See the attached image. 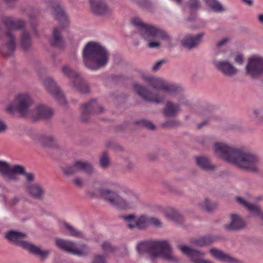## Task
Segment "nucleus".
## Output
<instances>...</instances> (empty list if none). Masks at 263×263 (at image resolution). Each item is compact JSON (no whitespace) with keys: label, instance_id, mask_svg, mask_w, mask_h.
Masks as SVG:
<instances>
[{"label":"nucleus","instance_id":"obj_1","mask_svg":"<svg viewBox=\"0 0 263 263\" xmlns=\"http://www.w3.org/2000/svg\"><path fill=\"white\" fill-rule=\"evenodd\" d=\"M213 150L218 157L245 170L256 172L260 164V159L256 154L225 143H215Z\"/></svg>","mask_w":263,"mask_h":263},{"label":"nucleus","instance_id":"obj_2","mask_svg":"<svg viewBox=\"0 0 263 263\" xmlns=\"http://www.w3.org/2000/svg\"><path fill=\"white\" fill-rule=\"evenodd\" d=\"M32 100L27 93H19L15 98L14 102L9 104L6 108L7 112L13 114L18 111L22 116L30 118L35 121L42 119H47L53 114V110L44 104H37L32 107Z\"/></svg>","mask_w":263,"mask_h":263},{"label":"nucleus","instance_id":"obj_3","mask_svg":"<svg viewBox=\"0 0 263 263\" xmlns=\"http://www.w3.org/2000/svg\"><path fill=\"white\" fill-rule=\"evenodd\" d=\"M130 24L138 30L140 35L146 40L147 46L151 48H159L161 40H170L166 32L156 26L144 23L140 18L135 16L131 18Z\"/></svg>","mask_w":263,"mask_h":263},{"label":"nucleus","instance_id":"obj_4","mask_svg":"<svg viewBox=\"0 0 263 263\" xmlns=\"http://www.w3.org/2000/svg\"><path fill=\"white\" fill-rule=\"evenodd\" d=\"M109 53L100 44L90 42L85 46L83 51L85 66L91 70H97L106 66L108 62Z\"/></svg>","mask_w":263,"mask_h":263},{"label":"nucleus","instance_id":"obj_5","mask_svg":"<svg viewBox=\"0 0 263 263\" xmlns=\"http://www.w3.org/2000/svg\"><path fill=\"white\" fill-rule=\"evenodd\" d=\"M136 249L139 254L146 253L153 259L162 258L169 261H178L173 255L171 247L166 240L141 242L137 245Z\"/></svg>","mask_w":263,"mask_h":263},{"label":"nucleus","instance_id":"obj_6","mask_svg":"<svg viewBox=\"0 0 263 263\" xmlns=\"http://www.w3.org/2000/svg\"><path fill=\"white\" fill-rule=\"evenodd\" d=\"M5 236L8 240L27 250L30 253L39 256L42 258H44L49 254V251L42 250L37 246L23 240L27 236L24 233L10 231L5 234Z\"/></svg>","mask_w":263,"mask_h":263},{"label":"nucleus","instance_id":"obj_7","mask_svg":"<svg viewBox=\"0 0 263 263\" xmlns=\"http://www.w3.org/2000/svg\"><path fill=\"white\" fill-rule=\"evenodd\" d=\"M100 195L111 205L122 209L132 208L138 201L137 197L135 195L123 199L117 192L107 189L100 190Z\"/></svg>","mask_w":263,"mask_h":263},{"label":"nucleus","instance_id":"obj_8","mask_svg":"<svg viewBox=\"0 0 263 263\" xmlns=\"http://www.w3.org/2000/svg\"><path fill=\"white\" fill-rule=\"evenodd\" d=\"M142 77L154 88L165 93L166 95H174L178 88L176 85L160 78L154 77L146 73H143Z\"/></svg>","mask_w":263,"mask_h":263},{"label":"nucleus","instance_id":"obj_9","mask_svg":"<svg viewBox=\"0 0 263 263\" xmlns=\"http://www.w3.org/2000/svg\"><path fill=\"white\" fill-rule=\"evenodd\" d=\"M55 243L61 249L79 256L86 255L88 251L85 245L81 244L77 246L74 242L68 240L57 238L55 240Z\"/></svg>","mask_w":263,"mask_h":263},{"label":"nucleus","instance_id":"obj_10","mask_svg":"<svg viewBox=\"0 0 263 263\" xmlns=\"http://www.w3.org/2000/svg\"><path fill=\"white\" fill-rule=\"evenodd\" d=\"M62 72L70 79V85L73 88L83 93L89 91V88L88 85L76 71L65 65L62 67Z\"/></svg>","mask_w":263,"mask_h":263},{"label":"nucleus","instance_id":"obj_11","mask_svg":"<svg viewBox=\"0 0 263 263\" xmlns=\"http://www.w3.org/2000/svg\"><path fill=\"white\" fill-rule=\"evenodd\" d=\"M246 71L252 78H256L263 73V57L258 54L251 55L248 60Z\"/></svg>","mask_w":263,"mask_h":263},{"label":"nucleus","instance_id":"obj_12","mask_svg":"<svg viewBox=\"0 0 263 263\" xmlns=\"http://www.w3.org/2000/svg\"><path fill=\"white\" fill-rule=\"evenodd\" d=\"M134 90L146 101L159 104L162 103L165 99L164 96L161 95L159 91L158 93H153L145 86L138 83L134 84Z\"/></svg>","mask_w":263,"mask_h":263},{"label":"nucleus","instance_id":"obj_13","mask_svg":"<svg viewBox=\"0 0 263 263\" xmlns=\"http://www.w3.org/2000/svg\"><path fill=\"white\" fill-rule=\"evenodd\" d=\"M93 167L91 163L82 160H76L71 166H67L63 168L64 173L67 175H71L80 172L91 174L93 172Z\"/></svg>","mask_w":263,"mask_h":263},{"label":"nucleus","instance_id":"obj_14","mask_svg":"<svg viewBox=\"0 0 263 263\" xmlns=\"http://www.w3.org/2000/svg\"><path fill=\"white\" fill-rule=\"evenodd\" d=\"M170 97L176 99L178 102L176 103L171 101H167L164 108V114L166 116L172 117L175 116L180 110V106L183 103V97L182 94L178 91V89L174 95H169Z\"/></svg>","mask_w":263,"mask_h":263},{"label":"nucleus","instance_id":"obj_15","mask_svg":"<svg viewBox=\"0 0 263 263\" xmlns=\"http://www.w3.org/2000/svg\"><path fill=\"white\" fill-rule=\"evenodd\" d=\"M44 84L46 88L59 103L61 104L66 103V100L63 94L52 78H46L44 81Z\"/></svg>","mask_w":263,"mask_h":263},{"label":"nucleus","instance_id":"obj_16","mask_svg":"<svg viewBox=\"0 0 263 263\" xmlns=\"http://www.w3.org/2000/svg\"><path fill=\"white\" fill-rule=\"evenodd\" d=\"M179 249L182 253L191 258L193 263H213L211 261L202 259L203 253L192 249L188 246L181 245L179 246Z\"/></svg>","mask_w":263,"mask_h":263},{"label":"nucleus","instance_id":"obj_17","mask_svg":"<svg viewBox=\"0 0 263 263\" xmlns=\"http://www.w3.org/2000/svg\"><path fill=\"white\" fill-rule=\"evenodd\" d=\"M50 6L53 9V14L55 19L66 27L68 23V20L66 14L61 7L60 3L55 1H50Z\"/></svg>","mask_w":263,"mask_h":263},{"label":"nucleus","instance_id":"obj_18","mask_svg":"<svg viewBox=\"0 0 263 263\" xmlns=\"http://www.w3.org/2000/svg\"><path fill=\"white\" fill-rule=\"evenodd\" d=\"M214 64L216 68L226 76L231 77L237 73V69L227 61H216Z\"/></svg>","mask_w":263,"mask_h":263},{"label":"nucleus","instance_id":"obj_19","mask_svg":"<svg viewBox=\"0 0 263 263\" xmlns=\"http://www.w3.org/2000/svg\"><path fill=\"white\" fill-rule=\"evenodd\" d=\"M4 41L5 43L0 47V52L4 57H7L15 49L14 37L11 33L8 32Z\"/></svg>","mask_w":263,"mask_h":263},{"label":"nucleus","instance_id":"obj_20","mask_svg":"<svg viewBox=\"0 0 263 263\" xmlns=\"http://www.w3.org/2000/svg\"><path fill=\"white\" fill-rule=\"evenodd\" d=\"M204 33L200 32L196 35H187L182 41L183 46L187 49H192L198 46L202 42Z\"/></svg>","mask_w":263,"mask_h":263},{"label":"nucleus","instance_id":"obj_21","mask_svg":"<svg viewBox=\"0 0 263 263\" xmlns=\"http://www.w3.org/2000/svg\"><path fill=\"white\" fill-rule=\"evenodd\" d=\"M246 227L245 220L239 215L234 214L230 215V222L225 225V228L230 231H239Z\"/></svg>","mask_w":263,"mask_h":263},{"label":"nucleus","instance_id":"obj_22","mask_svg":"<svg viewBox=\"0 0 263 263\" xmlns=\"http://www.w3.org/2000/svg\"><path fill=\"white\" fill-rule=\"evenodd\" d=\"M91 10L97 15H104L111 13L109 8L103 0H90Z\"/></svg>","mask_w":263,"mask_h":263},{"label":"nucleus","instance_id":"obj_23","mask_svg":"<svg viewBox=\"0 0 263 263\" xmlns=\"http://www.w3.org/2000/svg\"><path fill=\"white\" fill-rule=\"evenodd\" d=\"M209 252L214 258L218 260L226 262L227 263L237 262V260L235 258L216 248L210 249Z\"/></svg>","mask_w":263,"mask_h":263},{"label":"nucleus","instance_id":"obj_24","mask_svg":"<svg viewBox=\"0 0 263 263\" xmlns=\"http://www.w3.org/2000/svg\"><path fill=\"white\" fill-rule=\"evenodd\" d=\"M81 109L83 116L88 115L92 113H101L103 111V108L102 107L97 105L95 100H92L89 102L82 105Z\"/></svg>","mask_w":263,"mask_h":263},{"label":"nucleus","instance_id":"obj_25","mask_svg":"<svg viewBox=\"0 0 263 263\" xmlns=\"http://www.w3.org/2000/svg\"><path fill=\"white\" fill-rule=\"evenodd\" d=\"M26 187L27 193L35 199L42 198L45 193L44 187L38 183L28 184Z\"/></svg>","mask_w":263,"mask_h":263},{"label":"nucleus","instance_id":"obj_26","mask_svg":"<svg viewBox=\"0 0 263 263\" xmlns=\"http://www.w3.org/2000/svg\"><path fill=\"white\" fill-rule=\"evenodd\" d=\"M236 200L240 205L247 208L252 214L259 216L263 220V212L258 205L250 204L241 197H237Z\"/></svg>","mask_w":263,"mask_h":263},{"label":"nucleus","instance_id":"obj_27","mask_svg":"<svg viewBox=\"0 0 263 263\" xmlns=\"http://www.w3.org/2000/svg\"><path fill=\"white\" fill-rule=\"evenodd\" d=\"M197 164L202 169L206 171H214L216 165L212 164L210 160L204 156H197L195 157Z\"/></svg>","mask_w":263,"mask_h":263},{"label":"nucleus","instance_id":"obj_28","mask_svg":"<svg viewBox=\"0 0 263 263\" xmlns=\"http://www.w3.org/2000/svg\"><path fill=\"white\" fill-rule=\"evenodd\" d=\"M5 26L11 30L20 29L25 26V22L20 20H14L10 17H6L3 20Z\"/></svg>","mask_w":263,"mask_h":263},{"label":"nucleus","instance_id":"obj_29","mask_svg":"<svg viewBox=\"0 0 263 263\" xmlns=\"http://www.w3.org/2000/svg\"><path fill=\"white\" fill-rule=\"evenodd\" d=\"M61 224L62 228L68 235L78 238L84 237V235L83 232L77 230L70 224L64 221Z\"/></svg>","mask_w":263,"mask_h":263},{"label":"nucleus","instance_id":"obj_30","mask_svg":"<svg viewBox=\"0 0 263 263\" xmlns=\"http://www.w3.org/2000/svg\"><path fill=\"white\" fill-rule=\"evenodd\" d=\"M64 27H55L53 30L52 36L50 39V43L53 46L61 47L63 45V41L61 36V32Z\"/></svg>","mask_w":263,"mask_h":263},{"label":"nucleus","instance_id":"obj_31","mask_svg":"<svg viewBox=\"0 0 263 263\" xmlns=\"http://www.w3.org/2000/svg\"><path fill=\"white\" fill-rule=\"evenodd\" d=\"M208 7L216 13H221L226 10L224 7L218 0H203Z\"/></svg>","mask_w":263,"mask_h":263},{"label":"nucleus","instance_id":"obj_32","mask_svg":"<svg viewBox=\"0 0 263 263\" xmlns=\"http://www.w3.org/2000/svg\"><path fill=\"white\" fill-rule=\"evenodd\" d=\"M0 173L8 180H9V178L14 177V175L11 172V166L4 161H0Z\"/></svg>","mask_w":263,"mask_h":263},{"label":"nucleus","instance_id":"obj_33","mask_svg":"<svg viewBox=\"0 0 263 263\" xmlns=\"http://www.w3.org/2000/svg\"><path fill=\"white\" fill-rule=\"evenodd\" d=\"M214 240V238L211 236H204L195 240L194 243L197 247H204L210 245Z\"/></svg>","mask_w":263,"mask_h":263},{"label":"nucleus","instance_id":"obj_34","mask_svg":"<svg viewBox=\"0 0 263 263\" xmlns=\"http://www.w3.org/2000/svg\"><path fill=\"white\" fill-rule=\"evenodd\" d=\"M164 215L168 219L174 221H177L180 218L178 212L173 208L166 209L164 212Z\"/></svg>","mask_w":263,"mask_h":263},{"label":"nucleus","instance_id":"obj_35","mask_svg":"<svg viewBox=\"0 0 263 263\" xmlns=\"http://www.w3.org/2000/svg\"><path fill=\"white\" fill-rule=\"evenodd\" d=\"M199 206L202 210L210 212L216 207V204L205 198L199 203Z\"/></svg>","mask_w":263,"mask_h":263},{"label":"nucleus","instance_id":"obj_36","mask_svg":"<svg viewBox=\"0 0 263 263\" xmlns=\"http://www.w3.org/2000/svg\"><path fill=\"white\" fill-rule=\"evenodd\" d=\"M148 226V217L141 215L136 218V229H144Z\"/></svg>","mask_w":263,"mask_h":263},{"label":"nucleus","instance_id":"obj_37","mask_svg":"<svg viewBox=\"0 0 263 263\" xmlns=\"http://www.w3.org/2000/svg\"><path fill=\"white\" fill-rule=\"evenodd\" d=\"M127 227L130 229H136V218L134 215H124L122 216Z\"/></svg>","mask_w":263,"mask_h":263},{"label":"nucleus","instance_id":"obj_38","mask_svg":"<svg viewBox=\"0 0 263 263\" xmlns=\"http://www.w3.org/2000/svg\"><path fill=\"white\" fill-rule=\"evenodd\" d=\"M11 172L14 175L13 178H9V180L17 179L16 174H23L25 173L24 167L21 165H15L11 167Z\"/></svg>","mask_w":263,"mask_h":263},{"label":"nucleus","instance_id":"obj_39","mask_svg":"<svg viewBox=\"0 0 263 263\" xmlns=\"http://www.w3.org/2000/svg\"><path fill=\"white\" fill-rule=\"evenodd\" d=\"M252 118L257 123H263V112L259 109H254L251 115Z\"/></svg>","mask_w":263,"mask_h":263},{"label":"nucleus","instance_id":"obj_40","mask_svg":"<svg viewBox=\"0 0 263 263\" xmlns=\"http://www.w3.org/2000/svg\"><path fill=\"white\" fill-rule=\"evenodd\" d=\"M187 6L190 12H193L200 8V3L199 0H189Z\"/></svg>","mask_w":263,"mask_h":263},{"label":"nucleus","instance_id":"obj_41","mask_svg":"<svg viewBox=\"0 0 263 263\" xmlns=\"http://www.w3.org/2000/svg\"><path fill=\"white\" fill-rule=\"evenodd\" d=\"M101 248L104 253L106 254L113 252L115 250V248L108 241L103 242L101 245Z\"/></svg>","mask_w":263,"mask_h":263},{"label":"nucleus","instance_id":"obj_42","mask_svg":"<svg viewBox=\"0 0 263 263\" xmlns=\"http://www.w3.org/2000/svg\"><path fill=\"white\" fill-rule=\"evenodd\" d=\"M148 225H152L156 228H160L162 226V223L157 218L154 217H148Z\"/></svg>","mask_w":263,"mask_h":263},{"label":"nucleus","instance_id":"obj_43","mask_svg":"<svg viewBox=\"0 0 263 263\" xmlns=\"http://www.w3.org/2000/svg\"><path fill=\"white\" fill-rule=\"evenodd\" d=\"M21 43L22 47L26 49L30 45V38L28 33L25 32L23 33L21 39Z\"/></svg>","mask_w":263,"mask_h":263},{"label":"nucleus","instance_id":"obj_44","mask_svg":"<svg viewBox=\"0 0 263 263\" xmlns=\"http://www.w3.org/2000/svg\"><path fill=\"white\" fill-rule=\"evenodd\" d=\"M42 143L47 146H51L55 141V138L50 135L44 136L42 137Z\"/></svg>","mask_w":263,"mask_h":263},{"label":"nucleus","instance_id":"obj_45","mask_svg":"<svg viewBox=\"0 0 263 263\" xmlns=\"http://www.w3.org/2000/svg\"><path fill=\"white\" fill-rule=\"evenodd\" d=\"M231 37L229 36L223 37L216 43V48L218 49L226 46L231 41Z\"/></svg>","mask_w":263,"mask_h":263},{"label":"nucleus","instance_id":"obj_46","mask_svg":"<svg viewBox=\"0 0 263 263\" xmlns=\"http://www.w3.org/2000/svg\"><path fill=\"white\" fill-rule=\"evenodd\" d=\"M100 163L101 165L103 167H106L109 164L108 156L106 153H104L100 158Z\"/></svg>","mask_w":263,"mask_h":263},{"label":"nucleus","instance_id":"obj_47","mask_svg":"<svg viewBox=\"0 0 263 263\" xmlns=\"http://www.w3.org/2000/svg\"><path fill=\"white\" fill-rule=\"evenodd\" d=\"M166 61L165 59H161L156 62L152 67L153 71H156L159 70Z\"/></svg>","mask_w":263,"mask_h":263},{"label":"nucleus","instance_id":"obj_48","mask_svg":"<svg viewBox=\"0 0 263 263\" xmlns=\"http://www.w3.org/2000/svg\"><path fill=\"white\" fill-rule=\"evenodd\" d=\"M140 124L145 127L154 130L155 128V125L151 122L148 121L143 120L141 121Z\"/></svg>","mask_w":263,"mask_h":263},{"label":"nucleus","instance_id":"obj_49","mask_svg":"<svg viewBox=\"0 0 263 263\" xmlns=\"http://www.w3.org/2000/svg\"><path fill=\"white\" fill-rule=\"evenodd\" d=\"M92 263H106V261L103 256L97 255L94 256Z\"/></svg>","mask_w":263,"mask_h":263},{"label":"nucleus","instance_id":"obj_50","mask_svg":"<svg viewBox=\"0 0 263 263\" xmlns=\"http://www.w3.org/2000/svg\"><path fill=\"white\" fill-rule=\"evenodd\" d=\"M73 183L78 187H82L83 185V180L79 177H77L72 180Z\"/></svg>","mask_w":263,"mask_h":263},{"label":"nucleus","instance_id":"obj_51","mask_svg":"<svg viewBox=\"0 0 263 263\" xmlns=\"http://www.w3.org/2000/svg\"><path fill=\"white\" fill-rule=\"evenodd\" d=\"M177 124L176 121L173 120H168L163 124V126L165 127H171L175 126Z\"/></svg>","mask_w":263,"mask_h":263},{"label":"nucleus","instance_id":"obj_52","mask_svg":"<svg viewBox=\"0 0 263 263\" xmlns=\"http://www.w3.org/2000/svg\"><path fill=\"white\" fill-rule=\"evenodd\" d=\"M234 61L236 63L241 64L243 61V56L241 54H237L234 57Z\"/></svg>","mask_w":263,"mask_h":263},{"label":"nucleus","instance_id":"obj_53","mask_svg":"<svg viewBox=\"0 0 263 263\" xmlns=\"http://www.w3.org/2000/svg\"><path fill=\"white\" fill-rule=\"evenodd\" d=\"M7 129V125L2 120H0V133H4Z\"/></svg>","mask_w":263,"mask_h":263},{"label":"nucleus","instance_id":"obj_54","mask_svg":"<svg viewBox=\"0 0 263 263\" xmlns=\"http://www.w3.org/2000/svg\"><path fill=\"white\" fill-rule=\"evenodd\" d=\"M26 178L28 181H31L34 179L33 175L31 173H27L25 174Z\"/></svg>","mask_w":263,"mask_h":263},{"label":"nucleus","instance_id":"obj_55","mask_svg":"<svg viewBox=\"0 0 263 263\" xmlns=\"http://www.w3.org/2000/svg\"><path fill=\"white\" fill-rule=\"evenodd\" d=\"M258 21L259 24L263 25V13L258 15Z\"/></svg>","mask_w":263,"mask_h":263},{"label":"nucleus","instance_id":"obj_56","mask_svg":"<svg viewBox=\"0 0 263 263\" xmlns=\"http://www.w3.org/2000/svg\"><path fill=\"white\" fill-rule=\"evenodd\" d=\"M207 123H208V121H204L202 122L201 123H200V124H198L197 127L198 129H200L203 126L206 125Z\"/></svg>","mask_w":263,"mask_h":263},{"label":"nucleus","instance_id":"obj_57","mask_svg":"<svg viewBox=\"0 0 263 263\" xmlns=\"http://www.w3.org/2000/svg\"><path fill=\"white\" fill-rule=\"evenodd\" d=\"M194 111L195 114L197 115H203L204 114V111L202 109L196 110Z\"/></svg>","mask_w":263,"mask_h":263},{"label":"nucleus","instance_id":"obj_58","mask_svg":"<svg viewBox=\"0 0 263 263\" xmlns=\"http://www.w3.org/2000/svg\"><path fill=\"white\" fill-rule=\"evenodd\" d=\"M242 1L249 6H251L253 4V2L252 0H242Z\"/></svg>","mask_w":263,"mask_h":263},{"label":"nucleus","instance_id":"obj_59","mask_svg":"<svg viewBox=\"0 0 263 263\" xmlns=\"http://www.w3.org/2000/svg\"><path fill=\"white\" fill-rule=\"evenodd\" d=\"M29 17H30L31 19H32V18H33V16H32V15H29Z\"/></svg>","mask_w":263,"mask_h":263}]
</instances>
